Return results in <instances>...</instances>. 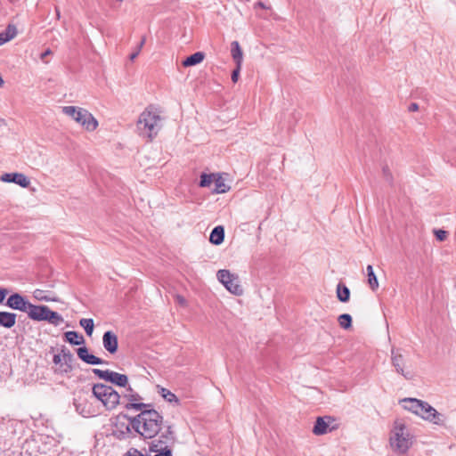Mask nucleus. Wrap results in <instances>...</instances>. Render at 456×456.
Returning <instances> with one entry per match:
<instances>
[{
    "mask_svg": "<svg viewBox=\"0 0 456 456\" xmlns=\"http://www.w3.org/2000/svg\"><path fill=\"white\" fill-rule=\"evenodd\" d=\"M132 428L145 438L155 436L160 430L162 417L155 410H144L137 416L130 418Z\"/></svg>",
    "mask_w": 456,
    "mask_h": 456,
    "instance_id": "1",
    "label": "nucleus"
},
{
    "mask_svg": "<svg viewBox=\"0 0 456 456\" xmlns=\"http://www.w3.org/2000/svg\"><path fill=\"white\" fill-rule=\"evenodd\" d=\"M164 119L157 109L147 108L144 110L137 121L139 134L151 141L162 129Z\"/></svg>",
    "mask_w": 456,
    "mask_h": 456,
    "instance_id": "2",
    "label": "nucleus"
},
{
    "mask_svg": "<svg viewBox=\"0 0 456 456\" xmlns=\"http://www.w3.org/2000/svg\"><path fill=\"white\" fill-rule=\"evenodd\" d=\"M412 436L406 426L400 420H395L390 435V445L398 453H405L412 444Z\"/></svg>",
    "mask_w": 456,
    "mask_h": 456,
    "instance_id": "3",
    "label": "nucleus"
},
{
    "mask_svg": "<svg viewBox=\"0 0 456 456\" xmlns=\"http://www.w3.org/2000/svg\"><path fill=\"white\" fill-rule=\"evenodd\" d=\"M62 113L70 117L86 131L93 132L98 127V121L87 110L77 106H64Z\"/></svg>",
    "mask_w": 456,
    "mask_h": 456,
    "instance_id": "4",
    "label": "nucleus"
},
{
    "mask_svg": "<svg viewBox=\"0 0 456 456\" xmlns=\"http://www.w3.org/2000/svg\"><path fill=\"white\" fill-rule=\"evenodd\" d=\"M27 314L33 321H45L54 326H59L64 322L63 317L59 313L51 310L50 307L45 305L30 304Z\"/></svg>",
    "mask_w": 456,
    "mask_h": 456,
    "instance_id": "5",
    "label": "nucleus"
},
{
    "mask_svg": "<svg viewBox=\"0 0 456 456\" xmlns=\"http://www.w3.org/2000/svg\"><path fill=\"white\" fill-rule=\"evenodd\" d=\"M93 395L101 401L104 407L110 411L119 403L120 395L112 387L105 384H95L92 388Z\"/></svg>",
    "mask_w": 456,
    "mask_h": 456,
    "instance_id": "6",
    "label": "nucleus"
},
{
    "mask_svg": "<svg viewBox=\"0 0 456 456\" xmlns=\"http://www.w3.org/2000/svg\"><path fill=\"white\" fill-rule=\"evenodd\" d=\"M217 280L232 294L240 296L243 289L239 283V276L229 270L221 269L216 273Z\"/></svg>",
    "mask_w": 456,
    "mask_h": 456,
    "instance_id": "7",
    "label": "nucleus"
},
{
    "mask_svg": "<svg viewBox=\"0 0 456 456\" xmlns=\"http://www.w3.org/2000/svg\"><path fill=\"white\" fill-rule=\"evenodd\" d=\"M73 359L74 356L70 351L65 346H62L61 353L54 354L53 358V363L58 366L54 372L61 374L70 372L72 370L71 363Z\"/></svg>",
    "mask_w": 456,
    "mask_h": 456,
    "instance_id": "8",
    "label": "nucleus"
},
{
    "mask_svg": "<svg viewBox=\"0 0 456 456\" xmlns=\"http://www.w3.org/2000/svg\"><path fill=\"white\" fill-rule=\"evenodd\" d=\"M93 372L99 379L110 382L121 387H126L128 383V378L125 374H120L118 372H115L110 370H102L100 369H93Z\"/></svg>",
    "mask_w": 456,
    "mask_h": 456,
    "instance_id": "9",
    "label": "nucleus"
},
{
    "mask_svg": "<svg viewBox=\"0 0 456 456\" xmlns=\"http://www.w3.org/2000/svg\"><path fill=\"white\" fill-rule=\"evenodd\" d=\"M423 409L421 413L419 414L423 419L432 422L433 424L439 426H445L446 417L438 412L434 407L428 403L423 401Z\"/></svg>",
    "mask_w": 456,
    "mask_h": 456,
    "instance_id": "10",
    "label": "nucleus"
},
{
    "mask_svg": "<svg viewBox=\"0 0 456 456\" xmlns=\"http://www.w3.org/2000/svg\"><path fill=\"white\" fill-rule=\"evenodd\" d=\"M30 302L20 293H12L5 302V305L12 310H18L27 314Z\"/></svg>",
    "mask_w": 456,
    "mask_h": 456,
    "instance_id": "11",
    "label": "nucleus"
},
{
    "mask_svg": "<svg viewBox=\"0 0 456 456\" xmlns=\"http://www.w3.org/2000/svg\"><path fill=\"white\" fill-rule=\"evenodd\" d=\"M404 357L401 354V349L392 348L391 350V363L395 367L397 373L403 375L405 379H410L411 375L410 372H405L403 370Z\"/></svg>",
    "mask_w": 456,
    "mask_h": 456,
    "instance_id": "12",
    "label": "nucleus"
},
{
    "mask_svg": "<svg viewBox=\"0 0 456 456\" xmlns=\"http://www.w3.org/2000/svg\"><path fill=\"white\" fill-rule=\"evenodd\" d=\"M74 406L77 412L83 417H90L94 413V406L83 395H78L77 397L74 399Z\"/></svg>",
    "mask_w": 456,
    "mask_h": 456,
    "instance_id": "13",
    "label": "nucleus"
},
{
    "mask_svg": "<svg viewBox=\"0 0 456 456\" xmlns=\"http://www.w3.org/2000/svg\"><path fill=\"white\" fill-rule=\"evenodd\" d=\"M1 180L6 183H14L23 188L28 187V178L21 173H6L1 176Z\"/></svg>",
    "mask_w": 456,
    "mask_h": 456,
    "instance_id": "14",
    "label": "nucleus"
},
{
    "mask_svg": "<svg viewBox=\"0 0 456 456\" xmlns=\"http://www.w3.org/2000/svg\"><path fill=\"white\" fill-rule=\"evenodd\" d=\"M102 344L105 350H107L110 354H115L118 347L117 335L110 330L104 332L102 337Z\"/></svg>",
    "mask_w": 456,
    "mask_h": 456,
    "instance_id": "15",
    "label": "nucleus"
},
{
    "mask_svg": "<svg viewBox=\"0 0 456 456\" xmlns=\"http://www.w3.org/2000/svg\"><path fill=\"white\" fill-rule=\"evenodd\" d=\"M77 354L78 358L87 364L99 365L104 363L102 359L89 354L88 348L86 346L77 348Z\"/></svg>",
    "mask_w": 456,
    "mask_h": 456,
    "instance_id": "16",
    "label": "nucleus"
},
{
    "mask_svg": "<svg viewBox=\"0 0 456 456\" xmlns=\"http://www.w3.org/2000/svg\"><path fill=\"white\" fill-rule=\"evenodd\" d=\"M332 418L330 416L318 417L315 420L313 433L316 436L327 434L329 431V425ZM332 429H330L331 431Z\"/></svg>",
    "mask_w": 456,
    "mask_h": 456,
    "instance_id": "17",
    "label": "nucleus"
},
{
    "mask_svg": "<svg viewBox=\"0 0 456 456\" xmlns=\"http://www.w3.org/2000/svg\"><path fill=\"white\" fill-rule=\"evenodd\" d=\"M402 403H403V408L405 410L411 411L418 416L421 413L423 409V401L416 398H404Z\"/></svg>",
    "mask_w": 456,
    "mask_h": 456,
    "instance_id": "18",
    "label": "nucleus"
},
{
    "mask_svg": "<svg viewBox=\"0 0 456 456\" xmlns=\"http://www.w3.org/2000/svg\"><path fill=\"white\" fill-rule=\"evenodd\" d=\"M16 317L17 314L11 312H0V326L11 329L12 328L16 323Z\"/></svg>",
    "mask_w": 456,
    "mask_h": 456,
    "instance_id": "19",
    "label": "nucleus"
},
{
    "mask_svg": "<svg viewBox=\"0 0 456 456\" xmlns=\"http://www.w3.org/2000/svg\"><path fill=\"white\" fill-rule=\"evenodd\" d=\"M224 240V228L221 225L216 226L210 233L209 241L214 245H220Z\"/></svg>",
    "mask_w": 456,
    "mask_h": 456,
    "instance_id": "20",
    "label": "nucleus"
},
{
    "mask_svg": "<svg viewBox=\"0 0 456 456\" xmlns=\"http://www.w3.org/2000/svg\"><path fill=\"white\" fill-rule=\"evenodd\" d=\"M231 54L235 64L242 65L243 52L238 41L231 43Z\"/></svg>",
    "mask_w": 456,
    "mask_h": 456,
    "instance_id": "21",
    "label": "nucleus"
},
{
    "mask_svg": "<svg viewBox=\"0 0 456 456\" xmlns=\"http://www.w3.org/2000/svg\"><path fill=\"white\" fill-rule=\"evenodd\" d=\"M205 58V53L203 52H196L193 54L186 57L183 62L182 65L183 67H191L197 64H200L203 61Z\"/></svg>",
    "mask_w": 456,
    "mask_h": 456,
    "instance_id": "22",
    "label": "nucleus"
},
{
    "mask_svg": "<svg viewBox=\"0 0 456 456\" xmlns=\"http://www.w3.org/2000/svg\"><path fill=\"white\" fill-rule=\"evenodd\" d=\"M17 35V28L14 25L9 24L5 30L0 33V45L14 38Z\"/></svg>",
    "mask_w": 456,
    "mask_h": 456,
    "instance_id": "23",
    "label": "nucleus"
},
{
    "mask_svg": "<svg viewBox=\"0 0 456 456\" xmlns=\"http://www.w3.org/2000/svg\"><path fill=\"white\" fill-rule=\"evenodd\" d=\"M65 340L71 345H82L85 343L83 335L77 331H67L64 333Z\"/></svg>",
    "mask_w": 456,
    "mask_h": 456,
    "instance_id": "24",
    "label": "nucleus"
},
{
    "mask_svg": "<svg viewBox=\"0 0 456 456\" xmlns=\"http://www.w3.org/2000/svg\"><path fill=\"white\" fill-rule=\"evenodd\" d=\"M337 297L342 303H346L350 299V289L342 282L337 286Z\"/></svg>",
    "mask_w": 456,
    "mask_h": 456,
    "instance_id": "25",
    "label": "nucleus"
},
{
    "mask_svg": "<svg viewBox=\"0 0 456 456\" xmlns=\"http://www.w3.org/2000/svg\"><path fill=\"white\" fill-rule=\"evenodd\" d=\"M367 276H368V283L370 289L374 291L379 288L378 278L373 271L372 265H367Z\"/></svg>",
    "mask_w": 456,
    "mask_h": 456,
    "instance_id": "26",
    "label": "nucleus"
},
{
    "mask_svg": "<svg viewBox=\"0 0 456 456\" xmlns=\"http://www.w3.org/2000/svg\"><path fill=\"white\" fill-rule=\"evenodd\" d=\"M215 189L213 192L220 194L224 193L230 190V187L224 183V180L222 176L218 175L215 178Z\"/></svg>",
    "mask_w": 456,
    "mask_h": 456,
    "instance_id": "27",
    "label": "nucleus"
},
{
    "mask_svg": "<svg viewBox=\"0 0 456 456\" xmlns=\"http://www.w3.org/2000/svg\"><path fill=\"white\" fill-rule=\"evenodd\" d=\"M338 322L339 326L344 330H348L352 327V316L349 314H342L338 316Z\"/></svg>",
    "mask_w": 456,
    "mask_h": 456,
    "instance_id": "28",
    "label": "nucleus"
},
{
    "mask_svg": "<svg viewBox=\"0 0 456 456\" xmlns=\"http://www.w3.org/2000/svg\"><path fill=\"white\" fill-rule=\"evenodd\" d=\"M215 176V174L202 173L199 183L200 187H208L213 183Z\"/></svg>",
    "mask_w": 456,
    "mask_h": 456,
    "instance_id": "29",
    "label": "nucleus"
},
{
    "mask_svg": "<svg viewBox=\"0 0 456 456\" xmlns=\"http://www.w3.org/2000/svg\"><path fill=\"white\" fill-rule=\"evenodd\" d=\"M79 324L84 328L88 336L92 335L94 327L93 319H81Z\"/></svg>",
    "mask_w": 456,
    "mask_h": 456,
    "instance_id": "30",
    "label": "nucleus"
},
{
    "mask_svg": "<svg viewBox=\"0 0 456 456\" xmlns=\"http://www.w3.org/2000/svg\"><path fill=\"white\" fill-rule=\"evenodd\" d=\"M150 407V404L142 403H129L126 405V409H134L136 411H141V412L144 410H147L146 408Z\"/></svg>",
    "mask_w": 456,
    "mask_h": 456,
    "instance_id": "31",
    "label": "nucleus"
},
{
    "mask_svg": "<svg viewBox=\"0 0 456 456\" xmlns=\"http://www.w3.org/2000/svg\"><path fill=\"white\" fill-rule=\"evenodd\" d=\"M126 390L127 394H126L124 397L127 398V400L130 401L131 403L137 402L142 399V397L137 393L134 392L132 387H129Z\"/></svg>",
    "mask_w": 456,
    "mask_h": 456,
    "instance_id": "32",
    "label": "nucleus"
},
{
    "mask_svg": "<svg viewBox=\"0 0 456 456\" xmlns=\"http://www.w3.org/2000/svg\"><path fill=\"white\" fill-rule=\"evenodd\" d=\"M34 297H35V298H37L39 301H45V302L55 301V299H52L49 297L45 296V292L41 289L35 290Z\"/></svg>",
    "mask_w": 456,
    "mask_h": 456,
    "instance_id": "33",
    "label": "nucleus"
},
{
    "mask_svg": "<svg viewBox=\"0 0 456 456\" xmlns=\"http://www.w3.org/2000/svg\"><path fill=\"white\" fill-rule=\"evenodd\" d=\"M145 41H146V38L145 37H142L141 42L139 43L137 48L135 49L134 52H133L130 56H129V59L130 61H134L135 58L139 55L140 52H141V49L142 48V46L144 45L145 44Z\"/></svg>",
    "mask_w": 456,
    "mask_h": 456,
    "instance_id": "34",
    "label": "nucleus"
},
{
    "mask_svg": "<svg viewBox=\"0 0 456 456\" xmlns=\"http://www.w3.org/2000/svg\"><path fill=\"white\" fill-rule=\"evenodd\" d=\"M382 174L387 182H388L389 183H393L392 173L387 165L382 167Z\"/></svg>",
    "mask_w": 456,
    "mask_h": 456,
    "instance_id": "35",
    "label": "nucleus"
},
{
    "mask_svg": "<svg viewBox=\"0 0 456 456\" xmlns=\"http://www.w3.org/2000/svg\"><path fill=\"white\" fill-rule=\"evenodd\" d=\"M435 236L437 240L444 241L447 238V232L444 230H435Z\"/></svg>",
    "mask_w": 456,
    "mask_h": 456,
    "instance_id": "36",
    "label": "nucleus"
},
{
    "mask_svg": "<svg viewBox=\"0 0 456 456\" xmlns=\"http://www.w3.org/2000/svg\"><path fill=\"white\" fill-rule=\"evenodd\" d=\"M240 69H241V65L238 66V64H236L235 69L232 70L231 78L233 83H236L238 81Z\"/></svg>",
    "mask_w": 456,
    "mask_h": 456,
    "instance_id": "37",
    "label": "nucleus"
},
{
    "mask_svg": "<svg viewBox=\"0 0 456 456\" xmlns=\"http://www.w3.org/2000/svg\"><path fill=\"white\" fill-rule=\"evenodd\" d=\"M124 456H145L139 450L135 448H130Z\"/></svg>",
    "mask_w": 456,
    "mask_h": 456,
    "instance_id": "38",
    "label": "nucleus"
},
{
    "mask_svg": "<svg viewBox=\"0 0 456 456\" xmlns=\"http://www.w3.org/2000/svg\"><path fill=\"white\" fill-rule=\"evenodd\" d=\"M10 293V290L7 288L0 287V305L3 304L6 296Z\"/></svg>",
    "mask_w": 456,
    "mask_h": 456,
    "instance_id": "39",
    "label": "nucleus"
},
{
    "mask_svg": "<svg viewBox=\"0 0 456 456\" xmlns=\"http://www.w3.org/2000/svg\"><path fill=\"white\" fill-rule=\"evenodd\" d=\"M161 395L165 399L171 402V398H167L168 395H171V392L168 389L161 388Z\"/></svg>",
    "mask_w": 456,
    "mask_h": 456,
    "instance_id": "40",
    "label": "nucleus"
},
{
    "mask_svg": "<svg viewBox=\"0 0 456 456\" xmlns=\"http://www.w3.org/2000/svg\"><path fill=\"white\" fill-rule=\"evenodd\" d=\"M50 54H52V51L50 49H47L45 50L44 53H41L40 55V59L45 61V62H47V61L45 60V58L47 56H49Z\"/></svg>",
    "mask_w": 456,
    "mask_h": 456,
    "instance_id": "41",
    "label": "nucleus"
},
{
    "mask_svg": "<svg viewBox=\"0 0 456 456\" xmlns=\"http://www.w3.org/2000/svg\"><path fill=\"white\" fill-rule=\"evenodd\" d=\"M419 110V104L416 103V102H411L409 107H408V110L410 112H413V111H417Z\"/></svg>",
    "mask_w": 456,
    "mask_h": 456,
    "instance_id": "42",
    "label": "nucleus"
},
{
    "mask_svg": "<svg viewBox=\"0 0 456 456\" xmlns=\"http://www.w3.org/2000/svg\"><path fill=\"white\" fill-rule=\"evenodd\" d=\"M175 299H176L177 303H178L180 305H182V306L185 305V304H186V300H185V298H184L183 297H182V296H180V295H177V296L175 297Z\"/></svg>",
    "mask_w": 456,
    "mask_h": 456,
    "instance_id": "43",
    "label": "nucleus"
},
{
    "mask_svg": "<svg viewBox=\"0 0 456 456\" xmlns=\"http://www.w3.org/2000/svg\"><path fill=\"white\" fill-rule=\"evenodd\" d=\"M154 456H171V450L166 448L164 452H159Z\"/></svg>",
    "mask_w": 456,
    "mask_h": 456,
    "instance_id": "44",
    "label": "nucleus"
},
{
    "mask_svg": "<svg viewBox=\"0 0 456 456\" xmlns=\"http://www.w3.org/2000/svg\"><path fill=\"white\" fill-rule=\"evenodd\" d=\"M259 7L261 9H267L268 7L261 1L255 4V8Z\"/></svg>",
    "mask_w": 456,
    "mask_h": 456,
    "instance_id": "45",
    "label": "nucleus"
},
{
    "mask_svg": "<svg viewBox=\"0 0 456 456\" xmlns=\"http://www.w3.org/2000/svg\"><path fill=\"white\" fill-rule=\"evenodd\" d=\"M178 402H179V399H178L177 395L173 394V403H178Z\"/></svg>",
    "mask_w": 456,
    "mask_h": 456,
    "instance_id": "46",
    "label": "nucleus"
},
{
    "mask_svg": "<svg viewBox=\"0 0 456 456\" xmlns=\"http://www.w3.org/2000/svg\"><path fill=\"white\" fill-rule=\"evenodd\" d=\"M4 85V80L2 78V77L0 76V86H2Z\"/></svg>",
    "mask_w": 456,
    "mask_h": 456,
    "instance_id": "47",
    "label": "nucleus"
},
{
    "mask_svg": "<svg viewBox=\"0 0 456 456\" xmlns=\"http://www.w3.org/2000/svg\"><path fill=\"white\" fill-rule=\"evenodd\" d=\"M119 3H121L123 0H118Z\"/></svg>",
    "mask_w": 456,
    "mask_h": 456,
    "instance_id": "48",
    "label": "nucleus"
}]
</instances>
